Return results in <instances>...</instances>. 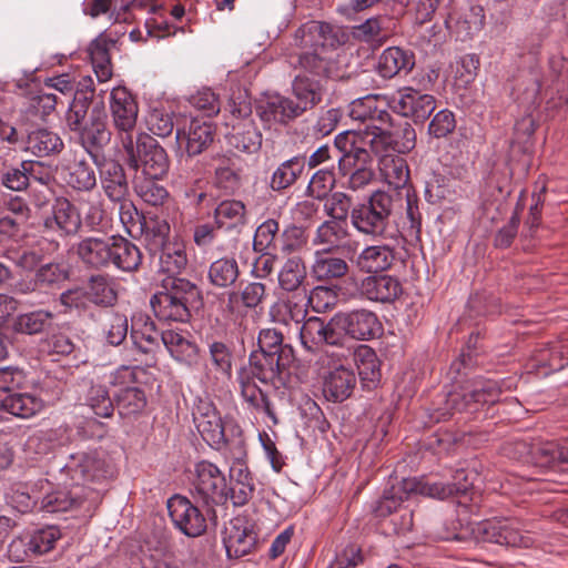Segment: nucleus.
<instances>
[{
	"label": "nucleus",
	"mask_w": 568,
	"mask_h": 568,
	"mask_svg": "<svg viewBox=\"0 0 568 568\" xmlns=\"http://www.w3.org/2000/svg\"><path fill=\"white\" fill-rule=\"evenodd\" d=\"M214 221L219 229L242 226L246 221V206L239 200H224L214 210Z\"/></svg>",
	"instance_id": "48"
},
{
	"label": "nucleus",
	"mask_w": 568,
	"mask_h": 568,
	"mask_svg": "<svg viewBox=\"0 0 568 568\" xmlns=\"http://www.w3.org/2000/svg\"><path fill=\"white\" fill-rule=\"evenodd\" d=\"M162 179H152L149 176H135L133 189L135 194L146 204L161 206L169 199V191L159 181Z\"/></svg>",
	"instance_id": "51"
},
{
	"label": "nucleus",
	"mask_w": 568,
	"mask_h": 568,
	"mask_svg": "<svg viewBox=\"0 0 568 568\" xmlns=\"http://www.w3.org/2000/svg\"><path fill=\"white\" fill-rule=\"evenodd\" d=\"M500 395L501 386L499 385V382L491 379L476 381L473 389L463 394H450L447 403L456 412L475 414L479 412L480 407L484 405H493L497 403Z\"/></svg>",
	"instance_id": "12"
},
{
	"label": "nucleus",
	"mask_w": 568,
	"mask_h": 568,
	"mask_svg": "<svg viewBox=\"0 0 568 568\" xmlns=\"http://www.w3.org/2000/svg\"><path fill=\"white\" fill-rule=\"evenodd\" d=\"M528 365L530 369L542 376L564 369L568 365V338L538 348Z\"/></svg>",
	"instance_id": "23"
},
{
	"label": "nucleus",
	"mask_w": 568,
	"mask_h": 568,
	"mask_svg": "<svg viewBox=\"0 0 568 568\" xmlns=\"http://www.w3.org/2000/svg\"><path fill=\"white\" fill-rule=\"evenodd\" d=\"M346 40V32L328 22L312 20L302 24L293 36L292 45L296 51L291 53V58H295L294 68L300 70L298 74L311 79L348 78L347 55L327 50L338 48Z\"/></svg>",
	"instance_id": "1"
},
{
	"label": "nucleus",
	"mask_w": 568,
	"mask_h": 568,
	"mask_svg": "<svg viewBox=\"0 0 568 568\" xmlns=\"http://www.w3.org/2000/svg\"><path fill=\"white\" fill-rule=\"evenodd\" d=\"M1 407L17 417L29 418L42 409L43 403L31 394L18 393L7 396Z\"/></svg>",
	"instance_id": "56"
},
{
	"label": "nucleus",
	"mask_w": 568,
	"mask_h": 568,
	"mask_svg": "<svg viewBox=\"0 0 568 568\" xmlns=\"http://www.w3.org/2000/svg\"><path fill=\"white\" fill-rule=\"evenodd\" d=\"M111 237L113 244L110 245L109 267L114 266L125 273L136 272L143 260L140 248L121 235H111Z\"/></svg>",
	"instance_id": "28"
},
{
	"label": "nucleus",
	"mask_w": 568,
	"mask_h": 568,
	"mask_svg": "<svg viewBox=\"0 0 568 568\" xmlns=\"http://www.w3.org/2000/svg\"><path fill=\"white\" fill-rule=\"evenodd\" d=\"M95 163L99 166L100 182L106 197L114 203L128 199L129 183L124 168L113 160L102 164Z\"/></svg>",
	"instance_id": "25"
},
{
	"label": "nucleus",
	"mask_w": 568,
	"mask_h": 568,
	"mask_svg": "<svg viewBox=\"0 0 568 568\" xmlns=\"http://www.w3.org/2000/svg\"><path fill=\"white\" fill-rule=\"evenodd\" d=\"M395 261V251L389 245H369L355 258V265L365 273H378L388 270Z\"/></svg>",
	"instance_id": "34"
},
{
	"label": "nucleus",
	"mask_w": 568,
	"mask_h": 568,
	"mask_svg": "<svg viewBox=\"0 0 568 568\" xmlns=\"http://www.w3.org/2000/svg\"><path fill=\"white\" fill-rule=\"evenodd\" d=\"M211 364L216 373L225 378H231L233 367V353L231 348L221 341L209 344Z\"/></svg>",
	"instance_id": "64"
},
{
	"label": "nucleus",
	"mask_w": 568,
	"mask_h": 568,
	"mask_svg": "<svg viewBox=\"0 0 568 568\" xmlns=\"http://www.w3.org/2000/svg\"><path fill=\"white\" fill-rule=\"evenodd\" d=\"M43 226L61 236H73L80 231L82 220L73 203L65 197H58L51 206V213L44 217Z\"/></svg>",
	"instance_id": "20"
},
{
	"label": "nucleus",
	"mask_w": 568,
	"mask_h": 568,
	"mask_svg": "<svg viewBox=\"0 0 568 568\" xmlns=\"http://www.w3.org/2000/svg\"><path fill=\"white\" fill-rule=\"evenodd\" d=\"M266 298L267 287L257 281L246 282L239 291L230 292L227 295L230 304L241 303L247 310L261 307Z\"/></svg>",
	"instance_id": "50"
},
{
	"label": "nucleus",
	"mask_w": 568,
	"mask_h": 568,
	"mask_svg": "<svg viewBox=\"0 0 568 568\" xmlns=\"http://www.w3.org/2000/svg\"><path fill=\"white\" fill-rule=\"evenodd\" d=\"M212 141L213 130L211 124L199 120H192L186 132L178 130L175 135L179 148H184L190 156L200 154Z\"/></svg>",
	"instance_id": "30"
},
{
	"label": "nucleus",
	"mask_w": 568,
	"mask_h": 568,
	"mask_svg": "<svg viewBox=\"0 0 568 568\" xmlns=\"http://www.w3.org/2000/svg\"><path fill=\"white\" fill-rule=\"evenodd\" d=\"M160 271L168 276H176L187 264L185 246L182 242L173 241L159 251Z\"/></svg>",
	"instance_id": "55"
},
{
	"label": "nucleus",
	"mask_w": 568,
	"mask_h": 568,
	"mask_svg": "<svg viewBox=\"0 0 568 568\" xmlns=\"http://www.w3.org/2000/svg\"><path fill=\"white\" fill-rule=\"evenodd\" d=\"M192 486V494L196 503H202L210 509L215 505L224 504L229 498L225 476L211 462L201 460L195 465V478Z\"/></svg>",
	"instance_id": "8"
},
{
	"label": "nucleus",
	"mask_w": 568,
	"mask_h": 568,
	"mask_svg": "<svg viewBox=\"0 0 568 568\" xmlns=\"http://www.w3.org/2000/svg\"><path fill=\"white\" fill-rule=\"evenodd\" d=\"M232 114L231 131L225 134L230 146L253 154L262 146V133L251 118L252 105L246 99L230 104Z\"/></svg>",
	"instance_id": "6"
},
{
	"label": "nucleus",
	"mask_w": 568,
	"mask_h": 568,
	"mask_svg": "<svg viewBox=\"0 0 568 568\" xmlns=\"http://www.w3.org/2000/svg\"><path fill=\"white\" fill-rule=\"evenodd\" d=\"M193 420L204 442L216 449L226 444L224 424L215 405L207 398H199L193 408Z\"/></svg>",
	"instance_id": "15"
},
{
	"label": "nucleus",
	"mask_w": 568,
	"mask_h": 568,
	"mask_svg": "<svg viewBox=\"0 0 568 568\" xmlns=\"http://www.w3.org/2000/svg\"><path fill=\"white\" fill-rule=\"evenodd\" d=\"M85 290L90 302L95 305L113 306L118 301L114 282L109 275H91L88 280V288Z\"/></svg>",
	"instance_id": "49"
},
{
	"label": "nucleus",
	"mask_w": 568,
	"mask_h": 568,
	"mask_svg": "<svg viewBox=\"0 0 568 568\" xmlns=\"http://www.w3.org/2000/svg\"><path fill=\"white\" fill-rule=\"evenodd\" d=\"M400 282L390 275H371L365 277L359 292L367 300L379 303H392L402 294Z\"/></svg>",
	"instance_id": "26"
},
{
	"label": "nucleus",
	"mask_w": 568,
	"mask_h": 568,
	"mask_svg": "<svg viewBox=\"0 0 568 568\" xmlns=\"http://www.w3.org/2000/svg\"><path fill=\"white\" fill-rule=\"evenodd\" d=\"M305 155H295L282 162L272 173L270 187L282 192L296 183L305 170Z\"/></svg>",
	"instance_id": "41"
},
{
	"label": "nucleus",
	"mask_w": 568,
	"mask_h": 568,
	"mask_svg": "<svg viewBox=\"0 0 568 568\" xmlns=\"http://www.w3.org/2000/svg\"><path fill=\"white\" fill-rule=\"evenodd\" d=\"M171 227L166 220L159 217H150L144 220L143 235L145 246L152 255H156L159 251L166 247L173 241L170 240Z\"/></svg>",
	"instance_id": "46"
},
{
	"label": "nucleus",
	"mask_w": 568,
	"mask_h": 568,
	"mask_svg": "<svg viewBox=\"0 0 568 568\" xmlns=\"http://www.w3.org/2000/svg\"><path fill=\"white\" fill-rule=\"evenodd\" d=\"M414 65L415 55L412 51L389 47L378 58L377 72L384 79H392L400 73L407 74Z\"/></svg>",
	"instance_id": "29"
},
{
	"label": "nucleus",
	"mask_w": 568,
	"mask_h": 568,
	"mask_svg": "<svg viewBox=\"0 0 568 568\" xmlns=\"http://www.w3.org/2000/svg\"><path fill=\"white\" fill-rule=\"evenodd\" d=\"M158 329L153 322L145 320L142 323H135L131 329V339L136 349L143 354L153 353L159 347Z\"/></svg>",
	"instance_id": "60"
},
{
	"label": "nucleus",
	"mask_w": 568,
	"mask_h": 568,
	"mask_svg": "<svg viewBox=\"0 0 568 568\" xmlns=\"http://www.w3.org/2000/svg\"><path fill=\"white\" fill-rule=\"evenodd\" d=\"M83 398L84 404L93 412L94 415L103 418H109L113 415L114 405L104 385L90 381L87 384V390Z\"/></svg>",
	"instance_id": "52"
},
{
	"label": "nucleus",
	"mask_w": 568,
	"mask_h": 568,
	"mask_svg": "<svg viewBox=\"0 0 568 568\" xmlns=\"http://www.w3.org/2000/svg\"><path fill=\"white\" fill-rule=\"evenodd\" d=\"M528 453L530 460L538 467L568 471V447L542 443L531 446Z\"/></svg>",
	"instance_id": "35"
},
{
	"label": "nucleus",
	"mask_w": 568,
	"mask_h": 568,
	"mask_svg": "<svg viewBox=\"0 0 568 568\" xmlns=\"http://www.w3.org/2000/svg\"><path fill=\"white\" fill-rule=\"evenodd\" d=\"M161 287L150 300L154 316L160 322L187 323L192 317V310L202 305L201 290L186 278L166 276L162 280Z\"/></svg>",
	"instance_id": "3"
},
{
	"label": "nucleus",
	"mask_w": 568,
	"mask_h": 568,
	"mask_svg": "<svg viewBox=\"0 0 568 568\" xmlns=\"http://www.w3.org/2000/svg\"><path fill=\"white\" fill-rule=\"evenodd\" d=\"M213 184L223 194L233 195L242 185L240 171L229 161H223L215 169Z\"/></svg>",
	"instance_id": "62"
},
{
	"label": "nucleus",
	"mask_w": 568,
	"mask_h": 568,
	"mask_svg": "<svg viewBox=\"0 0 568 568\" xmlns=\"http://www.w3.org/2000/svg\"><path fill=\"white\" fill-rule=\"evenodd\" d=\"M232 486L229 496L234 506L241 507L246 505L254 496L255 485L252 474L243 464H236L230 469Z\"/></svg>",
	"instance_id": "39"
},
{
	"label": "nucleus",
	"mask_w": 568,
	"mask_h": 568,
	"mask_svg": "<svg viewBox=\"0 0 568 568\" xmlns=\"http://www.w3.org/2000/svg\"><path fill=\"white\" fill-rule=\"evenodd\" d=\"M343 222L326 220L321 223L313 237L314 245H324L322 251L332 252L339 246V243L348 236V231Z\"/></svg>",
	"instance_id": "53"
},
{
	"label": "nucleus",
	"mask_w": 568,
	"mask_h": 568,
	"mask_svg": "<svg viewBox=\"0 0 568 568\" xmlns=\"http://www.w3.org/2000/svg\"><path fill=\"white\" fill-rule=\"evenodd\" d=\"M390 109L415 123H424L435 111L436 99L414 88H405L397 97H390Z\"/></svg>",
	"instance_id": "14"
},
{
	"label": "nucleus",
	"mask_w": 568,
	"mask_h": 568,
	"mask_svg": "<svg viewBox=\"0 0 568 568\" xmlns=\"http://www.w3.org/2000/svg\"><path fill=\"white\" fill-rule=\"evenodd\" d=\"M223 542L230 558H240L250 554L257 545L254 525L246 517H235L224 529Z\"/></svg>",
	"instance_id": "16"
},
{
	"label": "nucleus",
	"mask_w": 568,
	"mask_h": 568,
	"mask_svg": "<svg viewBox=\"0 0 568 568\" xmlns=\"http://www.w3.org/2000/svg\"><path fill=\"white\" fill-rule=\"evenodd\" d=\"M111 240L108 235L85 236L72 245V252L84 267L104 270L109 267L110 245L113 244Z\"/></svg>",
	"instance_id": "18"
},
{
	"label": "nucleus",
	"mask_w": 568,
	"mask_h": 568,
	"mask_svg": "<svg viewBox=\"0 0 568 568\" xmlns=\"http://www.w3.org/2000/svg\"><path fill=\"white\" fill-rule=\"evenodd\" d=\"M378 168L384 181L394 189H407L409 168L400 154H384L378 161Z\"/></svg>",
	"instance_id": "42"
},
{
	"label": "nucleus",
	"mask_w": 568,
	"mask_h": 568,
	"mask_svg": "<svg viewBox=\"0 0 568 568\" xmlns=\"http://www.w3.org/2000/svg\"><path fill=\"white\" fill-rule=\"evenodd\" d=\"M63 148L62 139L53 131L38 128L28 133L26 149L37 156L58 154Z\"/></svg>",
	"instance_id": "43"
},
{
	"label": "nucleus",
	"mask_w": 568,
	"mask_h": 568,
	"mask_svg": "<svg viewBox=\"0 0 568 568\" xmlns=\"http://www.w3.org/2000/svg\"><path fill=\"white\" fill-rule=\"evenodd\" d=\"M357 377L351 367L338 365L329 369L323 378V394L333 403L349 398L356 387Z\"/></svg>",
	"instance_id": "24"
},
{
	"label": "nucleus",
	"mask_w": 568,
	"mask_h": 568,
	"mask_svg": "<svg viewBox=\"0 0 568 568\" xmlns=\"http://www.w3.org/2000/svg\"><path fill=\"white\" fill-rule=\"evenodd\" d=\"M105 118L102 109L93 108L88 123L77 133L79 143L94 159V162H97V153L111 141L112 133Z\"/></svg>",
	"instance_id": "19"
},
{
	"label": "nucleus",
	"mask_w": 568,
	"mask_h": 568,
	"mask_svg": "<svg viewBox=\"0 0 568 568\" xmlns=\"http://www.w3.org/2000/svg\"><path fill=\"white\" fill-rule=\"evenodd\" d=\"M128 164L135 170L136 176L163 179L170 168L169 156L159 142L149 134H139L133 140V154L126 153Z\"/></svg>",
	"instance_id": "7"
},
{
	"label": "nucleus",
	"mask_w": 568,
	"mask_h": 568,
	"mask_svg": "<svg viewBox=\"0 0 568 568\" xmlns=\"http://www.w3.org/2000/svg\"><path fill=\"white\" fill-rule=\"evenodd\" d=\"M354 362L363 386L375 387L381 379L379 361L375 351L368 345H359L355 349Z\"/></svg>",
	"instance_id": "44"
},
{
	"label": "nucleus",
	"mask_w": 568,
	"mask_h": 568,
	"mask_svg": "<svg viewBox=\"0 0 568 568\" xmlns=\"http://www.w3.org/2000/svg\"><path fill=\"white\" fill-rule=\"evenodd\" d=\"M53 313L45 310H37L29 313L20 314L13 324V328L22 334H38L42 332L52 321Z\"/></svg>",
	"instance_id": "63"
},
{
	"label": "nucleus",
	"mask_w": 568,
	"mask_h": 568,
	"mask_svg": "<svg viewBox=\"0 0 568 568\" xmlns=\"http://www.w3.org/2000/svg\"><path fill=\"white\" fill-rule=\"evenodd\" d=\"M168 510L174 526L185 536L199 537L206 530V518L197 506L184 496L168 500Z\"/></svg>",
	"instance_id": "13"
},
{
	"label": "nucleus",
	"mask_w": 568,
	"mask_h": 568,
	"mask_svg": "<svg viewBox=\"0 0 568 568\" xmlns=\"http://www.w3.org/2000/svg\"><path fill=\"white\" fill-rule=\"evenodd\" d=\"M241 271L239 263L234 256H223L211 263L209 267L210 283L220 288L233 286L239 277Z\"/></svg>",
	"instance_id": "47"
},
{
	"label": "nucleus",
	"mask_w": 568,
	"mask_h": 568,
	"mask_svg": "<svg viewBox=\"0 0 568 568\" xmlns=\"http://www.w3.org/2000/svg\"><path fill=\"white\" fill-rule=\"evenodd\" d=\"M110 113L116 130V136L125 153L133 154L134 131L139 105L133 94L125 87L113 88L110 93Z\"/></svg>",
	"instance_id": "5"
},
{
	"label": "nucleus",
	"mask_w": 568,
	"mask_h": 568,
	"mask_svg": "<svg viewBox=\"0 0 568 568\" xmlns=\"http://www.w3.org/2000/svg\"><path fill=\"white\" fill-rule=\"evenodd\" d=\"M471 535L478 542H494L511 547H529L532 539L523 534L517 523L507 518L486 519L471 526Z\"/></svg>",
	"instance_id": "9"
},
{
	"label": "nucleus",
	"mask_w": 568,
	"mask_h": 568,
	"mask_svg": "<svg viewBox=\"0 0 568 568\" xmlns=\"http://www.w3.org/2000/svg\"><path fill=\"white\" fill-rule=\"evenodd\" d=\"M79 349V345L74 342L73 337L61 329L49 332L40 341V351L50 356L54 362L72 355L77 357L75 353Z\"/></svg>",
	"instance_id": "40"
},
{
	"label": "nucleus",
	"mask_w": 568,
	"mask_h": 568,
	"mask_svg": "<svg viewBox=\"0 0 568 568\" xmlns=\"http://www.w3.org/2000/svg\"><path fill=\"white\" fill-rule=\"evenodd\" d=\"M307 280V267L300 255L288 256L277 272V287L284 293H297Z\"/></svg>",
	"instance_id": "32"
},
{
	"label": "nucleus",
	"mask_w": 568,
	"mask_h": 568,
	"mask_svg": "<svg viewBox=\"0 0 568 568\" xmlns=\"http://www.w3.org/2000/svg\"><path fill=\"white\" fill-rule=\"evenodd\" d=\"M295 103L302 108L303 114L321 103L324 94L322 80L311 79L306 74H296L292 82Z\"/></svg>",
	"instance_id": "33"
},
{
	"label": "nucleus",
	"mask_w": 568,
	"mask_h": 568,
	"mask_svg": "<svg viewBox=\"0 0 568 568\" xmlns=\"http://www.w3.org/2000/svg\"><path fill=\"white\" fill-rule=\"evenodd\" d=\"M146 406L144 392L136 387H125L116 394V408L122 417L135 416Z\"/></svg>",
	"instance_id": "58"
},
{
	"label": "nucleus",
	"mask_w": 568,
	"mask_h": 568,
	"mask_svg": "<svg viewBox=\"0 0 568 568\" xmlns=\"http://www.w3.org/2000/svg\"><path fill=\"white\" fill-rule=\"evenodd\" d=\"M390 109V97L382 94H368L355 99L348 105V115L362 123L369 122L373 125L389 124L393 126Z\"/></svg>",
	"instance_id": "17"
},
{
	"label": "nucleus",
	"mask_w": 568,
	"mask_h": 568,
	"mask_svg": "<svg viewBox=\"0 0 568 568\" xmlns=\"http://www.w3.org/2000/svg\"><path fill=\"white\" fill-rule=\"evenodd\" d=\"M333 326L356 341H369L379 337L383 325L373 311L366 308L341 312L333 316Z\"/></svg>",
	"instance_id": "11"
},
{
	"label": "nucleus",
	"mask_w": 568,
	"mask_h": 568,
	"mask_svg": "<svg viewBox=\"0 0 568 568\" xmlns=\"http://www.w3.org/2000/svg\"><path fill=\"white\" fill-rule=\"evenodd\" d=\"M332 252L316 251L311 274L314 278L328 282L344 277L348 273V264L342 258L331 254Z\"/></svg>",
	"instance_id": "36"
},
{
	"label": "nucleus",
	"mask_w": 568,
	"mask_h": 568,
	"mask_svg": "<svg viewBox=\"0 0 568 568\" xmlns=\"http://www.w3.org/2000/svg\"><path fill=\"white\" fill-rule=\"evenodd\" d=\"M394 209L395 201L392 194L375 191L354 204L351 211V225L358 234L371 240H395L399 229L393 220Z\"/></svg>",
	"instance_id": "4"
},
{
	"label": "nucleus",
	"mask_w": 568,
	"mask_h": 568,
	"mask_svg": "<svg viewBox=\"0 0 568 568\" xmlns=\"http://www.w3.org/2000/svg\"><path fill=\"white\" fill-rule=\"evenodd\" d=\"M294 99L274 94L261 101L256 108L260 119L267 124L278 123L286 125L303 115Z\"/></svg>",
	"instance_id": "22"
},
{
	"label": "nucleus",
	"mask_w": 568,
	"mask_h": 568,
	"mask_svg": "<svg viewBox=\"0 0 568 568\" xmlns=\"http://www.w3.org/2000/svg\"><path fill=\"white\" fill-rule=\"evenodd\" d=\"M418 490V484L415 479L405 478L398 486H392L385 490L382 498L377 500L374 513L377 517H387L397 511L410 493Z\"/></svg>",
	"instance_id": "37"
},
{
	"label": "nucleus",
	"mask_w": 568,
	"mask_h": 568,
	"mask_svg": "<svg viewBox=\"0 0 568 568\" xmlns=\"http://www.w3.org/2000/svg\"><path fill=\"white\" fill-rule=\"evenodd\" d=\"M69 277L70 271L62 263H45L34 273V286H39V290H58Z\"/></svg>",
	"instance_id": "57"
},
{
	"label": "nucleus",
	"mask_w": 568,
	"mask_h": 568,
	"mask_svg": "<svg viewBox=\"0 0 568 568\" xmlns=\"http://www.w3.org/2000/svg\"><path fill=\"white\" fill-rule=\"evenodd\" d=\"M112 44L113 41L98 37L88 48L93 71L101 83L109 81L113 75L110 55V47Z\"/></svg>",
	"instance_id": "45"
},
{
	"label": "nucleus",
	"mask_w": 568,
	"mask_h": 568,
	"mask_svg": "<svg viewBox=\"0 0 568 568\" xmlns=\"http://www.w3.org/2000/svg\"><path fill=\"white\" fill-rule=\"evenodd\" d=\"M128 318L118 312L105 313L102 322V336L112 346L121 345L128 335Z\"/></svg>",
	"instance_id": "59"
},
{
	"label": "nucleus",
	"mask_w": 568,
	"mask_h": 568,
	"mask_svg": "<svg viewBox=\"0 0 568 568\" xmlns=\"http://www.w3.org/2000/svg\"><path fill=\"white\" fill-rule=\"evenodd\" d=\"M294 349H284L282 355L252 352L248 364L241 367L236 374V382L244 403L255 412L266 414L275 424L277 418L267 394L257 385L283 383V373L294 362Z\"/></svg>",
	"instance_id": "2"
},
{
	"label": "nucleus",
	"mask_w": 568,
	"mask_h": 568,
	"mask_svg": "<svg viewBox=\"0 0 568 568\" xmlns=\"http://www.w3.org/2000/svg\"><path fill=\"white\" fill-rule=\"evenodd\" d=\"M67 468L73 480L83 483L101 481L114 474L113 464L104 450L73 454Z\"/></svg>",
	"instance_id": "10"
},
{
	"label": "nucleus",
	"mask_w": 568,
	"mask_h": 568,
	"mask_svg": "<svg viewBox=\"0 0 568 568\" xmlns=\"http://www.w3.org/2000/svg\"><path fill=\"white\" fill-rule=\"evenodd\" d=\"M67 184L75 191L90 192L97 186V174L89 160L74 155L73 160L63 165Z\"/></svg>",
	"instance_id": "31"
},
{
	"label": "nucleus",
	"mask_w": 568,
	"mask_h": 568,
	"mask_svg": "<svg viewBox=\"0 0 568 568\" xmlns=\"http://www.w3.org/2000/svg\"><path fill=\"white\" fill-rule=\"evenodd\" d=\"M161 339L170 355L180 364L192 367L199 361V347L190 335L173 329L163 331Z\"/></svg>",
	"instance_id": "27"
},
{
	"label": "nucleus",
	"mask_w": 568,
	"mask_h": 568,
	"mask_svg": "<svg viewBox=\"0 0 568 568\" xmlns=\"http://www.w3.org/2000/svg\"><path fill=\"white\" fill-rule=\"evenodd\" d=\"M405 215L398 235L408 243L419 242L422 237V213L419 211V199L412 187L405 189Z\"/></svg>",
	"instance_id": "38"
},
{
	"label": "nucleus",
	"mask_w": 568,
	"mask_h": 568,
	"mask_svg": "<svg viewBox=\"0 0 568 568\" xmlns=\"http://www.w3.org/2000/svg\"><path fill=\"white\" fill-rule=\"evenodd\" d=\"M82 503L78 493L64 488L45 495L41 500V508L52 514L71 510L80 507Z\"/></svg>",
	"instance_id": "61"
},
{
	"label": "nucleus",
	"mask_w": 568,
	"mask_h": 568,
	"mask_svg": "<svg viewBox=\"0 0 568 568\" xmlns=\"http://www.w3.org/2000/svg\"><path fill=\"white\" fill-rule=\"evenodd\" d=\"M300 339L303 347L311 352H317L323 345H337L339 336L337 328L333 326V318L325 323L317 316H311L303 321L300 327Z\"/></svg>",
	"instance_id": "21"
},
{
	"label": "nucleus",
	"mask_w": 568,
	"mask_h": 568,
	"mask_svg": "<svg viewBox=\"0 0 568 568\" xmlns=\"http://www.w3.org/2000/svg\"><path fill=\"white\" fill-rule=\"evenodd\" d=\"M471 486V483L468 479L467 474L464 469L456 470L454 475V481L453 483H443V481H435V483H427L423 488L422 493L439 498L445 499L454 495L465 494L468 488Z\"/></svg>",
	"instance_id": "54"
}]
</instances>
